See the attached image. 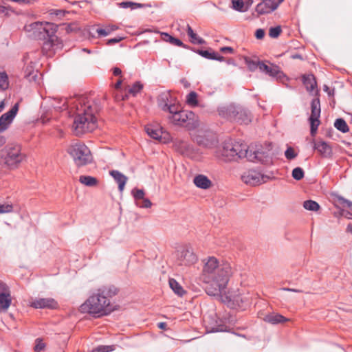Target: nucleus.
<instances>
[{
	"label": "nucleus",
	"mask_w": 352,
	"mask_h": 352,
	"mask_svg": "<svg viewBox=\"0 0 352 352\" xmlns=\"http://www.w3.org/2000/svg\"><path fill=\"white\" fill-rule=\"evenodd\" d=\"M110 175L118 183L119 191L122 192L127 182V177L120 171L116 170H111Z\"/></svg>",
	"instance_id": "nucleus-25"
},
{
	"label": "nucleus",
	"mask_w": 352,
	"mask_h": 352,
	"mask_svg": "<svg viewBox=\"0 0 352 352\" xmlns=\"http://www.w3.org/2000/svg\"><path fill=\"white\" fill-rule=\"evenodd\" d=\"M169 286L173 292L177 296L182 297L186 293L181 285L174 278L169 279Z\"/></svg>",
	"instance_id": "nucleus-31"
},
{
	"label": "nucleus",
	"mask_w": 352,
	"mask_h": 352,
	"mask_svg": "<svg viewBox=\"0 0 352 352\" xmlns=\"http://www.w3.org/2000/svg\"><path fill=\"white\" fill-rule=\"evenodd\" d=\"M168 113V118L175 125L185 127L188 130H193L199 126L198 116L191 111L182 110L178 104L173 106Z\"/></svg>",
	"instance_id": "nucleus-5"
},
{
	"label": "nucleus",
	"mask_w": 352,
	"mask_h": 352,
	"mask_svg": "<svg viewBox=\"0 0 352 352\" xmlns=\"http://www.w3.org/2000/svg\"><path fill=\"white\" fill-rule=\"evenodd\" d=\"M29 36L38 40H45L50 34L56 33L57 26L48 22H34L25 26Z\"/></svg>",
	"instance_id": "nucleus-7"
},
{
	"label": "nucleus",
	"mask_w": 352,
	"mask_h": 352,
	"mask_svg": "<svg viewBox=\"0 0 352 352\" xmlns=\"http://www.w3.org/2000/svg\"><path fill=\"white\" fill-rule=\"evenodd\" d=\"M38 75V71L34 69V65L32 62L26 66L24 69V77L29 80L35 81Z\"/></svg>",
	"instance_id": "nucleus-30"
},
{
	"label": "nucleus",
	"mask_w": 352,
	"mask_h": 352,
	"mask_svg": "<svg viewBox=\"0 0 352 352\" xmlns=\"http://www.w3.org/2000/svg\"><path fill=\"white\" fill-rule=\"evenodd\" d=\"M57 305L52 298H34L30 302V307L35 309H55Z\"/></svg>",
	"instance_id": "nucleus-16"
},
{
	"label": "nucleus",
	"mask_w": 352,
	"mask_h": 352,
	"mask_svg": "<svg viewBox=\"0 0 352 352\" xmlns=\"http://www.w3.org/2000/svg\"><path fill=\"white\" fill-rule=\"evenodd\" d=\"M275 10L273 0H263L262 2L257 4L256 12L258 14H265L272 12Z\"/></svg>",
	"instance_id": "nucleus-24"
},
{
	"label": "nucleus",
	"mask_w": 352,
	"mask_h": 352,
	"mask_svg": "<svg viewBox=\"0 0 352 352\" xmlns=\"http://www.w3.org/2000/svg\"><path fill=\"white\" fill-rule=\"evenodd\" d=\"M135 205L142 208H149L152 206L151 201L145 197V192L142 189L134 188L132 190Z\"/></svg>",
	"instance_id": "nucleus-18"
},
{
	"label": "nucleus",
	"mask_w": 352,
	"mask_h": 352,
	"mask_svg": "<svg viewBox=\"0 0 352 352\" xmlns=\"http://www.w3.org/2000/svg\"><path fill=\"white\" fill-rule=\"evenodd\" d=\"M113 74L114 76H120L122 74V71L118 67H114L113 69Z\"/></svg>",
	"instance_id": "nucleus-58"
},
{
	"label": "nucleus",
	"mask_w": 352,
	"mask_h": 352,
	"mask_svg": "<svg viewBox=\"0 0 352 352\" xmlns=\"http://www.w3.org/2000/svg\"><path fill=\"white\" fill-rule=\"evenodd\" d=\"M343 214L348 219H352V213H351L350 212H343Z\"/></svg>",
	"instance_id": "nucleus-62"
},
{
	"label": "nucleus",
	"mask_w": 352,
	"mask_h": 352,
	"mask_svg": "<svg viewBox=\"0 0 352 352\" xmlns=\"http://www.w3.org/2000/svg\"><path fill=\"white\" fill-rule=\"evenodd\" d=\"M117 292V289L112 285L99 288L80 306L81 311L97 316L110 314L114 310V307L111 304L109 298L115 296Z\"/></svg>",
	"instance_id": "nucleus-4"
},
{
	"label": "nucleus",
	"mask_w": 352,
	"mask_h": 352,
	"mask_svg": "<svg viewBox=\"0 0 352 352\" xmlns=\"http://www.w3.org/2000/svg\"><path fill=\"white\" fill-rule=\"evenodd\" d=\"M220 51L223 53H232L234 50L231 47H222Z\"/></svg>",
	"instance_id": "nucleus-54"
},
{
	"label": "nucleus",
	"mask_w": 352,
	"mask_h": 352,
	"mask_svg": "<svg viewBox=\"0 0 352 352\" xmlns=\"http://www.w3.org/2000/svg\"><path fill=\"white\" fill-rule=\"evenodd\" d=\"M25 157L19 145H8L1 151V158L10 168H16L25 160Z\"/></svg>",
	"instance_id": "nucleus-9"
},
{
	"label": "nucleus",
	"mask_w": 352,
	"mask_h": 352,
	"mask_svg": "<svg viewBox=\"0 0 352 352\" xmlns=\"http://www.w3.org/2000/svg\"><path fill=\"white\" fill-rule=\"evenodd\" d=\"M120 6L123 8H131V10L141 8V4L133 3L131 1H123L120 3Z\"/></svg>",
	"instance_id": "nucleus-44"
},
{
	"label": "nucleus",
	"mask_w": 352,
	"mask_h": 352,
	"mask_svg": "<svg viewBox=\"0 0 352 352\" xmlns=\"http://www.w3.org/2000/svg\"><path fill=\"white\" fill-rule=\"evenodd\" d=\"M334 126L340 131L342 133H346L349 131V126L345 122V120L342 118L336 119L334 122Z\"/></svg>",
	"instance_id": "nucleus-37"
},
{
	"label": "nucleus",
	"mask_w": 352,
	"mask_h": 352,
	"mask_svg": "<svg viewBox=\"0 0 352 352\" xmlns=\"http://www.w3.org/2000/svg\"><path fill=\"white\" fill-rule=\"evenodd\" d=\"M187 34L190 38V41L193 44H204L205 41L197 36V34L194 32L192 28L188 25H187Z\"/></svg>",
	"instance_id": "nucleus-32"
},
{
	"label": "nucleus",
	"mask_w": 352,
	"mask_h": 352,
	"mask_svg": "<svg viewBox=\"0 0 352 352\" xmlns=\"http://www.w3.org/2000/svg\"><path fill=\"white\" fill-rule=\"evenodd\" d=\"M65 12L62 10H54L51 12V14H54L57 16L61 17L65 15Z\"/></svg>",
	"instance_id": "nucleus-53"
},
{
	"label": "nucleus",
	"mask_w": 352,
	"mask_h": 352,
	"mask_svg": "<svg viewBox=\"0 0 352 352\" xmlns=\"http://www.w3.org/2000/svg\"><path fill=\"white\" fill-rule=\"evenodd\" d=\"M43 41L42 52L47 57L53 56L58 51L63 48V43L57 37L56 33L50 34V35Z\"/></svg>",
	"instance_id": "nucleus-11"
},
{
	"label": "nucleus",
	"mask_w": 352,
	"mask_h": 352,
	"mask_svg": "<svg viewBox=\"0 0 352 352\" xmlns=\"http://www.w3.org/2000/svg\"><path fill=\"white\" fill-rule=\"evenodd\" d=\"M145 131L151 138L162 141V139H166V136L168 134L163 131L162 128L158 125L148 124L145 126Z\"/></svg>",
	"instance_id": "nucleus-19"
},
{
	"label": "nucleus",
	"mask_w": 352,
	"mask_h": 352,
	"mask_svg": "<svg viewBox=\"0 0 352 352\" xmlns=\"http://www.w3.org/2000/svg\"><path fill=\"white\" fill-rule=\"evenodd\" d=\"M79 182L85 186L89 187L95 186L98 184V180L96 177L88 175L80 176Z\"/></svg>",
	"instance_id": "nucleus-34"
},
{
	"label": "nucleus",
	"mask_w": 352,
	"mask_h": 352,
	"mask_svg": "<svg viewBox=\"0 0 352 352\" xmlns=\"http://www.w3.org/2000/svg\"><path fill=\"white\" fill-rule=\"evenodd\" d=\"M311 113L309 117L311 125V134L314 135L320 124L319 118L320 116V104L319 98L312 100L311 102Z\"/></svg>",
	"instance_id": "nucleus-13"
},
{
	"label": "nucleus",
	"mask_w": 352,
	"mask_h": 352,
	"mask_svg": "<svg viewBox=\"0 0 352 352\" xmlns=\"http://www.w3.org/2000/svg\"><path fill=\"white\" fill-rule=\"evenodd\" d=\"M8 85V75L5 72H0V88L6 89Z\"/></svg>",
	"instance_id": "nucleus-43"
},
{
	"label": "nucleus",
	"mask_w": 352,
	"mask_h": 352,
	"mask_svg": "<svg viewBox=\"0 0 352 352\" xmlns=\"http://www.w3.org/2000/svg\"><path fill=\"white\" fill-rule=\"evenodd\" d=\"M186 102L190 107H197L198 105L197 94L195 91H190L186 96Z\"/></svg>",
	"instance_id": "nucleus-38"
},
{
	"label": "nucleus",
	"mask_w": 352,
	"mask_h": 352,
	"mask_svg": "<svg viewBox=\"0 0 352 352\" xmlns=\"http://www.w3.org/2000/svg\"><path fill=\"white\" fill-rule=\"evenodd\" d=\"M74 98L69 100L66 98H52L49 100L50 108L54 109L56 111H62L68 109V113H70V100Z\"/></svg>",
	"instance_id": "nucleus-20"
},
{
	"label": "nucleus",
	"mask_w": 352,
	"mask_h": 352,
	"mask_svg": "<svg viewBox=\"0 0 352 352\" xmlns=\"http://www.w3.org/2000/svg\"><path fill=\"white\" fill-rule=\"evenodd\" d=\"M8 9L4 6H0V14L7 13Z\"/></svg>",
	"instance_id": "nucleus-63"
},
{
	"label": "nucleus",
	"mask_w": 352,
	"mask_h": 352,
	"mask_svg": "<svg viewBox=\"0 0 352 352\" xmlns=\"http://www.w3.org/2000/svg\"><path fill=\"white\" fill-rule=\"evenodd\" d=\"M9 292L6 285L4 283L0 281V292Z\"/></svg>",
	"instance_id": "nucleus-57"
},
{
	"label": "nucleus",
	"mask_w": 352,
	"mask_h": 352,
	"mask_svg": "<svg viewBox=\"0 0 352 352\" xmlns=\"http://www.w3.org/2000/svg\"><path fill=\"white\" fill-rule=\"evenodd\" d=\"M281 290L289 291V292H301V291L299 290V289L287 288V287L281 288Z\"/></svg>",
	"instance_id": "nucleus-60"
},
{
	"label": "nucleus",
	"mask_w": 352,
	"mask_h": 352,
	"mask_svg": "<svg viewBox=\"0 0 352 352\" xmlns=\"http://www.w3.org/2000/svg\"><path fill=\"white\" fill-rule=\"evenodd\" d=\"M260 71L265 72L272 77H276L277 78H281L285 77L284 74L280 70L279 67L276 65L268 66L265 63H260L258 65Z\"/></svg>",
	"instance_id": "nucleus-23"
},
{
	"label": "nucleus",
	"mask_w": 352,
	"mask_h": 352,
	"mask_svg": "<svg viewBox=\"0 0 352 352\" xmlns=\"http://www.w3.org/2000/svg\"><path fill=\"white\" fill-rule=\"evenodd\" d=\"M298 153L291 146L287 147V148L285 151V156L288 160H292L294 159L295 157H296Z\"/></svg>",
	"instance_id": "nucleus-46"
},
{
	"label": "nucleus",
	"mask_w": 352,
	"mask_h": 352,
	"mask_svg": "<svg viewBox=\"0 0 352 352\" xmlns=\"http://www.w3.org/2000/svg\"><path fill=\"white\" fill-rule=\"evenodd\" d=\"M45 344L44 343L42 338H36L35 340V346L34 347V351L35 352H41L45 349Z\"/></svg>",
	"instance_id": "nucleus-41"
},
{
	"label": "nucleus",
	"mask_w": 352,
	"mask_h": 352,
	"mask_svg": "<svg viewBox=\"0 0 352 352\" xmlns=\"http://www.w3.org/2000/svg\"><path fill=\"white\" fill-rule=\"evenodd\" d=\"M292 175L294 179L299 181L304 177L305 172L302 168L296 167L293 169Z\"/></svg>",
	"instance_id": "nucleus-40"
},
{
	"label": "nucleus",
	"mask_w": 352,
	"mask_h": 352,
	"mask_svg": "<svg viewBox=\"0 0 352 352\" xmlns=\"http://www.w3.org/2000/svg\"><path fill=\"white\" fill-rule=\"evenodd\" d=\"M302 82L309 92L313 91L316 87V81L312 74L304 75L302 76Z\"/></svg>",
	"instance_id": "nucleus-29"
},
{
	"label": "nucleus",
	"mask_w": 352,
	"mask_h": 352,
	"mask_svg": "<svg viewBox=\"0 0 352 352\" xmlns=\"http://www.w3.org/2000/svg\"><path fill=\"white\" fill-rule=\"evenodd\" d=\"M157 103L159 107L164 111L169 112L173 106H175L174 98L169 92H163L160 94L157 98Z\"/></svg>",
	"instance_id": "nucleus-17"
},
{
	"label": "nucleus",
	"mask_w": 352,
	"mask_h": 352,
	"mask_svg": "<svg viewBox=\"0 0 352 352\" xmlns=\"http://www.w3.org/2000/svg\"><path fill=\"white\" fill-rule=\"evenodd\" d=\"M303 207L310 211H318L320 209L319 204L313 200H307L303 203Z\"/></svg>",
	"instance_id": "nucleus-39"
},
{
	"label": "nucleus",
	"mask_w": 352,
	"mask_h": 352,
	"mask_svg": "<svg viewBox=\"0 0 352 352\" xmlns=\"http://www.w3.org/2000/svg\"><path fill=\"white\" fill-rule=\"evenodd\" d=\"M179 261L181 265H190L197 262V257L192 250L185 249L181 251Z\"/></svg>",
	"instance_id": "nucleus-21"
},
{
	"label": "nucleus",
	"mask_w": 352,
	"mask_h": 352,
	"mask_svg": "<svg viewBox=\"0 0 352 352\" xmlns=\"http://www.w3.org/2000/svg\"><path fill=\"white\" fill-rule=\"evenodd\" d=\"M96 32H97L98 36L102 37L109 35L112 32V29H110V28H96Z\"/></svg>",
	"instance_id": "nucleus-49"
},
{
	"label": "nucleus",
	"mask_w": 352,
	"mask_h": 352,
	"mask_svg": "<svg viewBox=\"0 0 352 352\" xmlns=\"http://www.w3.org/2000/svg\"><path fill=\"white\" fill-rule=\"evenodd\" d=\"M194 184L201 189H208L212 186L211 181L204 175H198L193 179Z\"/></svg>",
	"instance_id": "nucleus-27"
},
{
	"label": "nucleus",
	"mask_w": 352,
	"mask_h": 352,
	"mask_svg": "<svg viewBox=\"0 0 352 352\" xmlns=\"http://www.w3.org/2000/svg\"><path fill=\"white\" fill-rule=\"evenodd\" d=\"M284 1V0H273L274 6L275 8V10L278 8V7L280 6V3H282Z\"/></svg>",
	"instance_id": "nucleus-59"
},
{
	"label": "nucleus",
	"mask_w": 352,
	"mask_h": 352,
	"mask_svg": "<svg viewBox=\"0 0 352 352\" xmlns=\"http://www.w3.org/2000/svg\"><path fill=\"white\" fill-rule=\"evenodd\" d=\"M270 177L255 170H249L241 175L242 181L250 186H256L267 182Z\"/></svg>",
	"instance_id": "nucleus-12"
},
{
	"label": "nucleus",
	"mask_w": 352,
	"mask_h": 352,
	"mask_svg": "<svg viewBox=\"0 0 352 352\" xmlns=\"http://www.w3.org/2000/svg\"><path fill=\"white\" fill-rule=\"evenodd\" d=\"M224 289L221 294L216 295L220 298L221 300L231 308L243 307V304L248 300L247 297L242 296L239 289H231L226 290Z\"/></svg>",
	"instance_id": "nucleus-10"
},
{
	"label": "nucleus",
	"mask_w": 352,
	"mask_h": 352,
	"mask_svg": "<svg viewBox=\"0 0 352 352\" xmlns=\"http://www.w3.org/2000/svg\"><path fill=\"white\" fill-rule=\"evenodd\" d=\"M264 320L272 324H277L287 322L289 319L277 313H270L265 315Z\"/></svg>",
	"instance_id": "nucleus-26"
},
{
	"label": "nucleus",
	"mask_w": 352,
	"mask_h": 352,
	"mask_svg": "<svg viewBox=\"0 0 352 352\" xmlns=\"http://www.w3.org/2000/svg\"><path fill=\"white\" fill-rule=\"evenodd\" d=\"M346 230H347V232H351L352 234V224L348 225V226L346 228Z\"/></svg>",
	"instance_id": "nucleus-64"
},
{
	"label": "nucleus",
	"mask_w": 352,
	"mask_h": 352,
	"mask_svg": "<svg viewBox=\"0 0 352 352\" xmlns=\"http://www.w3.org/2000/svg\"><path fill=\"white\" fill-rule=\"evenodd\" d=\"M218 112L220 116L239 124H248L252 121L251 113L242 107L223 106L218 109Z\"/></svg>",
	"instance_id": "nucleus-6"
},
{
	"label": "nucleus",
	"mask_w": 352,
	"mask_h": 352,
	"mask_svg": "<svg viewBox=\"0 0 352 352\" xmlns=\"http://www.w3.org/2000/svg\"><path fill=\"white\" fill-rule=\"evenodd\" d=\"M12 209V204H0V214L11 212Z\"/></svg>",
	"instance_id": "nucleus-50"
},
{
	"label": "nucleus",
	"mask_w": 352,
	"mask_h": 352,
	"mask_svg": "<svg viewBox=\"0 0 352 352\" xmlns=\"http://www.w3.org/2000/svg\"><path fill=\"white\" fill-rule=\"evenodd\" d=\"M197 53L201 56L207 58V59H214L217 58V54L214 52H210L208 50H197Z\"/></svg>",
	"instance_id": "nucleus-45"
},
{
	"label": "nucleus",
	"mask_w": 352,
	"mask_h": 352,
	"mask_svg": "<svg viewBox=\"0 0 352 352\" xmlns=\"http://www.w3.org/2000/svg\"><path fill=\"white\" fill-rule=\"evenodd\" d=\"M232 8L240 12L248 10L249 5L245 3L243 0H232Z\"/></svg>",
	"instance_id": "nucleus-33"
},
{
	"label": "nucleus",
	"mask_w": 352,
	"mask_h": 352,
	"mask_svg": "<svg viewBox=\"0 0 352 352\" xmlns=\"http://www.w3.org/2000/svg\"><path fill=\"white\" fill-rule=\"evenodd\" d=\"M215 156L225 162H234L242 158L262 164L270 162L268 156L264 152L253 151L246 144L232 140L225 141L222 147L215 152Z\"/></svg>",
	"instance_id": "nucleus-3"
},
{
	"label": "nucleus",
	"mask_w": 352,
	"mask_h": 352,
	"mask_svg": "<svg viewBox=\"0 0 352 352\" xmlns=\"http://www.w3.org/2000/svg\"><path fill=\"white\" fill-rule=\"evenodd\" d=\"M18 111L19 103H16L9 111L1 115L0 117V132L5 131L9 127L16 116Z\"/></svg>",
	"instance_id": "nucleus-14"
},
{
	"label": "nucleus",
	"mask_w": 352,
	"mask_h": 352,
	"mask_svg": "<svg viewBox=\"0 0 352 352\" xmlns=\"http://www.w3.org/2000/svg\"><path fill=\"white\" fill-rule=\"evenodd\" d=\"M245 62L249 70L251 72L255 71L258 67V65L261 63L260 62L257 63L254 60H252L249 58H245Z\"/></svg>",
	"instance_id": "nucleus-42"
},
{
	"label": "nucleus",
	"mask_w": 352,
	"mask_h": 352,
	"mask_svg": "<svg viewBox=\"0 0 352 352\" xmlns=\"http://www.w3.org/2000/svg\"><path fill=\"white\" fill-rule=\"evenodd\" d=\"M70 116L74 118L72 129L76 135L91 132L97 127L96 113L98 104L87 96H78L70 100Z\"/></svg>",
	"instance_id": "nucleus-2"
},
{
	"label": "nucleus",
	"mask_w": 352,
	"mask_h": 352,
	"mask_svg": "<svg viewBox=\"0 0 352 352\" xmlns=\"http://www.w3.org/2000/svg\"><path fill=\"white\" fill-rule=\"evenodd\" d=\"M143 89V84L140 81L134 82L132 85L128 86L127 92L135 96Z\"/></svg>",
	"instance_id": "nucleus-36"
},
{
	"label": "nucleus",
	"mask_w": 352,
	"mask_h": 352,
	"mask_svg": "<svg viewBox=\"0 0 352 352\" xmlns=\"http://www.w3.org/2000/svg\"><path fill=\"white\" fill-rule=\"evenodd\" d=\"M202 270L200 280L209 296H216L227 289L228 283L234 273L232 265L215 256H208L201 261Z\"/></svg>",
	"instance_id": "nucleus-1"
},
{
	"label": "nucleus",
	"mask_w": 352,
	"mask_h": 352,
	"mask_svg": "<svg viewBox=\"0 0 352 352\" xmlns=\"http://www.w3.org/2000/svg\"><path fill=\"white\" fill-rule=\"evenodd\" d=\"M314 148L324 158H330L333 155L331 145L324 141H318L314 143Z\"/></svg>",
	"instance_id": "nucleus-22"
},
{
	"label": "nucleus",
	"mask_w": 352,
	"mask_h": 352,
	"mask_svg": "<svg viewBox=\"0 0 352 352\" xmlns=\"http://www.w3.org/2000/svg\"><path fill=\"white\" fill-rule=\"evenodd\" d=\"M265 36V31L263 29H258L255 32V36L257 39H262Z\"/></svg>",
	"instance_id": "nucleus-52"
},
{
	"label": "nucleus",
	"mask_w": 352,
	"mask_h": 352,
	"mask_svg": "<svg viewBox=\"0 0 352 352\" xmlns=\"http://www.w3.org/2000/svg\"><path fill=\"white\" fill-rule=\"evenodd\" d=\"M281 32L280 26L271 28L269 30V36L272 38H277Z\"/></svg>",
	"instance_id": "nucleus-48"
},
{
	"label": "nucleus",
	"mask_w": 352,
	"mask_h": 352,
	"mask_svg": "<svg viewBox=\"0 0 352 352\" xmlns=\"http://www.w3.org/2000/svg\"><path fill=\"white\" fill-rule=\"evenodd\" d=\"M157 327L158 328L161 329H166V322H159L157 324Z\"/></svg>",
	"instance_id": "nucleus-61"
},
{
	"label": "nucleus",
	"mask_w": 352,
	"mask_h": 352,
	"mask_svg": "<svg viewBox=\"0 0 352 352\" xmlns=\"http://www.w3.org/2000/svg\"><path fill=\"white\" fill-rule=\"evenodd\" d=\"M67 152L78 166L87 165L92 161V155L89 148L82 143H76L71 145L68 148Z\"/></svg>",
	"instance_id": "nucleus-8"
},
{
	"label": "nucleus",
	"mask_w": 352,
	"mask_h": 352,
	"mask_svg": "<svg viewBox=\"0 0 352 352\" xmlns=\"http://www.w3.org/2000/svg\"><path fill=\"white\" fill-rule=\"evenodd\" d=\"M193 140L199 146L206 148H211L216 143L214 135L210 132L198 131L194 135Z\"/></svg>",
	"instance_id": "nucleus-15"
},
{
	"label": "nucleus",
	"mask_w": 352,
	"mask_h": 352,
	"mask_svg": "<svg viewBox=\"0 0 352 352\" xmlns=\"http://www.w3.org/2000/svg\"><path fill=\"white\" fill-rule=\"evenodd\" d=\"M122 39V37L111 38L108 41L107 44L111 45V44L117 43L120 42Z\"/></svg>",
	"instance_id": "nucleus-55"
},
{
	"label": "nucleus",
	"mask_w": 352,
	"mask_h": 352,
	"mask_svg": "<svg viewBox=\"0 0 352 352\" xmlns=\"http://www.w3.org/2000/svg\"><path fill=\"white\" fill-rule=\"evenodd\" d=\"M162 39L165 41L169 42L174 45L179 47H184V45L181 40L174 38L168 33H162Z\"/></svg>",
	"instance_id": "nucleus-35"
},
{
	"label": "nucleus",
	"mask_w": 352,
	"mask_h": 352,
	"mask_svg": "<svg viewBox=\"0 0 352 352\" xmlns=\"http://www.w3.org/2000/svg\"><path fill=\"white\" fill-rule=\"evenodd\" d=\"M114 350L113 346L100 345L93 349V352H109Z\"/></svg>",
	"instance_id": "nucleus-47"
},
{
	"label": "nucleus",
	"mask_w": 352,
	"mask_h": 352,
	"mask_svg": "<svg viewBox=\"0 0 352 352\" xmlns=\"http://www.w3.org/2000/svg\"><path fill=\"white\" fill-rule=\"evenodd\" d=\"M12 298L10 292H0V312H6L10 307Z\"/></svg>",
	"instance_id": "nucleus-28"
},
{
	"label": "nucleus",
	"mask_w": 352,
	"mask_h": 352,
	"mask_svg": "<svg viewBox=\"0 0 352 352\" xmlns=\"http://www.w3.org/2000/svg\"><path fill=\"white\" fill-rule=\"evenodd\" d=\"M339 199L340 201H342V203H344L347 205L348 207H349L351 210H352V202L343 198V197H340Z\"/></svg>",
	"instance_id": "nucleus-56"
},
{
	"label": "nucleus",
	"mask_w": 352,
	"mask_h": 352,
	"mask_svg": "<svg viewBox=\"0 0 352 352\" xmlns=\"http://www.w3.org/2000/svg\"><path fill=\"white\" fill-rule=\"evenodd\" d=\"M50 114L51 113H50L48 111L45 112V113H43L41 118H40V121L43 124H46L51 118V116H50Z\"/></svg>",
	"instance_id": "nucleus-51"
}]
</instances>
